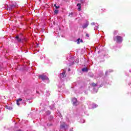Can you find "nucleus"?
I'll list each match as a JSON object with an SVG mask.
<instances>
[{
    "instance_id": "obj_1",
    "label": "nucleus",
    "mask_w": 131,
    "mask_h": 131,
    "mask_svg": "<svg viewBox=\"0 0 131 131\" xmlns=\"http://www.w3.org/2000/svg\"><path fill=\"white\" fill-rule=\"evenodd\" d=\"M114 40L116 41L117 43H121V42H122V40H123V39L122 38V37L118 35L114 38Z\"/></svg>"
},
{
    "instance_id": "obj_2",
    "label": "nucleus",
    "mask_w": 131,
    "mask_h": 131,
    "mask_svg": "<svg viewBox=\"0 0 131 131\" xmlns=\"http://www.w3.org/2000/svg\"><path fill=\"white\" fill-rule=\"evenodd\" d=\"M38 78H40V79H42V80H47L49 79V78H48V77L45 75H39L38 76Z\"/></svg>"
},
{
    "instance_id": "obj_3",
    "label": "nucleus",
    "mask_w": 131,
    "mask_h": 131,
    "mask_svg": "<svg viewBox=\"0 0 131 131\" xmlns=\"http://www.w3.org/2000/svg\"><path fill=\"white\" fill-rule=\"evenodd\" d=\"M69 127V125L65 123H63L61 125H60V128H65L66 127H67V128H68Z\"/></svg>"
},
{
    "instance_id": "obj_4",
    "label": "nucleus",
    "mask_w": 131,
    "mask_h": 131,
    "mask_svg": "<svg viewBox=\"0 0 131 131\" xmlns=\"http://www.w3.org/2000/svg\"><path fill=\"white\" fill-rule=\"evenodd\" d=\"M16 8V5L12 4L10 5L9 10H13V9H15Z\"/></svg>"
},
{
    "instance_id": "obj_5",
    "label": "nucleus",
    "mask_w": 131,
    "mask_h": 131,
    "mask_svg": "<svg viewBox=\"0 0 131 131\" xmlns=\"http://www.w3.org/2000/svg\"><path fill=\"white\" fill-rule=\"evenodd\" d=\"M16 39L17 40L18 42H21L22 41V39L19 37V36H17L15 37Z\"/></svg>"
},
{
    "instance_id": "obj_6",
    "label": "nucleus",
    "mask_w": 131,
    "mask_h": 131,
    "mask_svg": "<svg viewBox=\"0 0 131 131\" xmlns=\"http://www.w3.org/2000/svg\"><path fill=\"white\" fill-rule=\"evenodd\" d=\"M77 6L78 7V10L79 11H81V4L80 3H78L77 4Z\"/></svg>"
},
{
    "instance_id": "obj_7",
    "label": "nucleus",
    "mask_w": 131,
    "mask_h": 131,
    "mask_svg": "<svg viewBox=\"0 0 131 131\" xmlns=\"http://www.w3.org/2000/svg\"><path fill=\"white\" fill-rule=\"evenodd\" d=\"M88 26H89V23H86L82 26L83 29H85V28H86V27H88Z\"/></svg>"
},
{
    "instance_id": "obj_8",
    "label": "nucleus",
    "mask_w": 131,
    "mask_h": 131,
    "mask_svg": "<svg viewBox=\"0 0 131 131\" xmlns=\"http://www.w3.org/2000/svg\"><path fill=\"white\" fill-rule=\"evenodd\" d=\"M73 104L76 106V103H77V99L74 98L73 99Z\"/></svg>"
},
{
    "instance_id": "obj_9",
    "label": "nucleus",
    "mask_w": 131,
    "mask_h": 131,
    "mask_svg": "<svg viewBox=\"0 0 131 131\" xmlns=\"http://www.w3.org/2000/svg\"><path fill=\"white\" fill-rule=\"evenodd\" d=\"M82 71L83 72H88V71H89V69L87 68H84L82 69Z\"/></svg>"
},
{
    "instance_id": "obj_10",
    "label": "nucleus",
    "mask_w": 131,
    "mask_h": 131,
    "mask_svg": "<svg viewBox=\"0 0 131 131\" xmlns=\"http://www.w3.org/2000/svg\"><path fill=\"white\" fill-rule=\"evenodd\" d=\"M92 86L95 87V86H97V85H98V84L97 83H92L91 84Z\"/></svg>"
},
{
    "instance_id": "obj_11",
    "label": "nucleus",
    "mask_w": 131,
    "mask_h": 131,
    "mask_svg": "<svg viewBox=\"0 0 131 131\" xmlns=\"http://www.w3.org/2000/svg\"><path fill=\"white\" fill-rule=\"evenodd\" d=\"M54 7H55V8L56 9H59L60 8V6H57V4H54Z\"/></svg>"
},
{
    "instance_id": "obj_12",
    "label": "nucleus",
    "mask_w": 131,
    "mask_h": 131,
    "mask_svg": "<svg viewBox=\"0 0 131 131\" xmlns=\"http://www.w3.org/2000/svg\"><path fill=\"white\" fill-rule=\"evenodd\" d=\"M54 13H55V14H58V13H59V10H55V11H54Z\"/></svg>"
},
{
    "instance_id": "obj_13",
    "label": "nucleus",
    "mask_w": 131,
    "mask_h": 131,
    "mask_svg": "<svg viewBox=\"0 0 131 131\" xmlns=\"http://www.w3.org/2000/svg\"><path fill=\"white\" fill-rule=\"evenodd\" d=\"M16 101H18V102H21V101H22V99L21 98H18V99L16 100Z\"/></svg>"
},
{
    "instance_id": "obj_14",
    "label": "nucleus",
    "mask_w": 131,
    "mask_h": 131,
    "mask_svg": "<svg viewBox=\"0 0 131 131\" xmlns=\"http://www.w3.org/2000/svg\"><path fill=\"white\" fill-rule=\"evenodd\" d=\"M79 40H80V38H78V39L77 40V43H78V44L80 43V42L79 41Z\"/></svg>"
},
{
    "instance_id": "obj_15",
    "label": "nucleus",
    "mask_w": 131,
    "mask_h": 131,
    "mask_svg": "<svg viewBox=\"0 0 131 131\" xmlns=\"http://www.w3.org/2000/svg\"><path fill=\"white\" fill-rule=\"evenodd\" d=\"M16 104L18 106H20V103H19V101L18 100H16Z\"/></svg>"
},
{
    "instance_id": "obj_16",
    "label": "nucleus",
    "mask_w": 131,
    "mask_h": 131,
    "mask_svg": "<svg viewBox=\"0 0 131 131\" xmlns=\"http://www.w3.org/2000/svg\"><path fill=\"white\" fill-rule=\"evenodd\" d=\"M85 36H86V37H90V35L89 34L86 33L85 34Z\"/></svg>"
},
{
    "instance_id": "obj_17",
    "label": "nucleus",
    "mask_w": 131,
    "mask_h": 131,
    "mask_svg": "<svg viewBox=\"0 0 131 131\" xmlns=\"http://www.w3.org/2000/svg\"><path fill=\"white\" fill-rule=\"evenodd\" d=\"M107 74H108V72H107V71L105 72V75H106V76H107Z\"/></svg>"
},
{
    "instance_id": "obj_18",
    "label": "nucleus",
    "mask_w": 131,
    "mask_h": 131,
    "mask_svg": "<svg viewBox=\"0 0 131 131\" xmlns=\"http://www.w3.org/2000/svg\"><path fill=\"white\" fill-rule=\"evenodd\" d=\"M62 75H63V76H65V74H66V73L65 72H63L62 73Z\"/></svg>"
},
{
    "instance_id": "obj_19",
    "label": "nucleus",
    "mask_w": 131,
    "mask_h": 131,
    "mask_svg": "<svg viewBox=\"0 0 131 131\" xmlns=\"http://www.w3.org/2000/svg\"><path fill=\"white\" fill-rule=\"evenodd\" d=\"M71 65H73V61H72V63L69 65V66H71Z\"/></svg>"
},
{
    "instance_id": "obj_20",
    "label": "nucleus",
    "mask_w": 131,
    "mask_h": 131,
    "mask_svg": "<svg viewBox=\"0 0 131 131\" xmlns=\"http://www.w3.org/2000/svg\"><path fill=\"white\" fill-rule=\"evenodd\" d=\"M80 41V42H83V40H82V39H81Z\"/></svg>"
},
{
    "instance_id": "obj_21",
    "label": "nucleus",
    "mask_w": 131,
    "mask_h": 131,
    "mask_svg": "<svg viewBox=\"0 0 131 131\" xmlns=\"http://www.w3.org/2000/svg\"><path fill=\"white\" fill-rule=\"evenodd\" d=\"M71 69H69V70H68V71H71Z\"/></svg>"
},
{
    "instance_id": "obj_22",
    "label": "nucleus",
    "mask_w": 131,
    "mask_h": 131,
    "mask_svg": "<svg viewBox=\"0 0 131 131\" xmlns=\"http://www.w3.org/2000/svg\"><path fill=\"white\" fill-rule=\"evenodd\" d=\"M16 131H22V130H21V129H18V130H17Z\"/></svg>"
},
{
    "instance_id": "obj_23",
    "label": "nucleus",
    "mask_w": 131,
    "mask_h": 131,
    "mask_svg": "<svg viewBox=\"0 0 131 131\" xmlns=\"http://www.w3.org/2000/svg\"><path fill=\"white\" fill-rule=\"evenodd\" d=\"M83 0H80V2H82Z\"/></svg>"
}]
</instances>
